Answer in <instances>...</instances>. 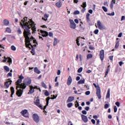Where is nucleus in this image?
<instances>
[{"label": "nucleus", "mask_w": 125, "mask_h": 125, "mask_svg": "<svg viewBox=\"0 0 125 125\" xmlns=\"http://www.w3.org/2000/svg\"><path fill=\"white\" fill-rule=\"evenodd\" d=\"M20 25L22 29H24L23 36L28 42L31 41V28L33 32H36V26H35V22L32 20L28 19L27 17H25L21 20L20 22Z\"/></svg>", "instance_id": "1"}, {"label": "nucleus", "mask_w": 125, "mask_h": 125, "mask_svg": "<svg viewBox=\"0 0 125 125\" xmlns=\"http://www.w3.org/2000/svg\"><path fill=\"white\" fill-rule=\"evenodd\" d=\"M22 83V80H21V79H19L18 80V81L16 82V89H17V92H16V94L17 95V96H18L19 97H21V96H22V94H23V89H18V88H21V83Z\"/></svg>", "instance_id": "2"}, {"label": "nucleus", "mask_w": 125, "mask_h": 125, "mask_svg": "<svg viewBox=\"0 0 125 125\" xmlns=\"http://www.w3.org/2000/svg\"><path fill=\"white\" fill-rule=\"evenodd\" d=\"M32 83V80L30 78L27 77L23 80V83L21 84V89H25L28 85H30Z\"/></svg>", "instance_id": "3"}, {"label": "nucleus", "mask_w": 125, "mask_h": 125, "mask_svg": "<svg viewBox=\"0 0 125 125\" xmlns=\"http://www.w3.org/2000/svg\"><path fill=\"white\" fill-rule=\"evenodd\" d=\"M93 85L97 88V92L96 95L98 97V99H101V89H100V87L97 85H96L95 83H93Z\"/></svg>", "instance_id": "4"}, {"label": "nucleus", "mask_w": 125, "mask_h": 125, "mask_svg": "<svg viewBox=\"0 0 125 125\" xmlns=\"http://www.w3.org/2000/svg\"><path fill=\"white\" fill-rule=\"evenodd\" d=\"M97 28H98L100 30H105L106 28L103 24H102V22L100 21H98L97 22Z\"/></svg>", "instance_id": "5"}, {"label": "nucleus", "mask_w": 125, "mask_h": 125, "mask_svg": "<svg viewBox=\"0 0 125 125\" xmlns=\"http://www.w3.org/2000/svg\"><path fill=\"white\" fill-rule=\"evenodd\" d=\"M21 114L23 117H24V118H28L29 117V112H28V110L27 109L22 110L21 112Z\"/></svg>", "instance_id": "6"}, {"label": "nucleus", "mask_w": 125, "mask_h": 125, "mask_svg": "<svg viewBox=\"0 0 125 125\" xmlns=\"http://www.w3.org/2000/svg\"><path fill=\"white\" fill-rule=\"evenodd\" d=\"M33 118L35 123H38L40 122V117H39L37 114H34L33 115Z\"/></svg>", "instance_id": "7"}, {"label": "nucleus", "mask_w": 125, "mask_h": 125, "mask_svg": "<svg viewBox=\"0 0 125 125\" xmlns=\"http://www.w3.org/2000/svg\"><path fill=\"white\" fill-rule=\"evenodd\" d=\"M100 58L102 61L104 60V50H101L100 52Z\"/></svg>", "instance_id": "8"}, {"label": "nucleus", "mask_w": 125, "mask_h": 125, "mask_svg": "<svg viewBox=\"0 0 125 125\" xmlns=\"http://www.w3.org/2000/svg\"><path fill=\"white\" fill-rule=\"evenodd\" d=\"M3 62H8L9 64H12V60L10 58H6L5 57H4Z\"/></svg>", "instance_id": "9"}, {"label": "nucleus", "mask_w": 125, "mask_h": 125, "mask_svg": "<svg viewBox=\"0 0 125 125\" xmlns=\"http://www.w3.org/2000/svg\"><path fill=\"white\" fill-rule=\"evenodd\" d=\"M82 119L84 123H87L88 120L87 119V117L86 116L82 114L81 115Z\"/></svg>", "instance_id": "10"}, {"label": "nucleus", "mask_w": 125, "mask_h": 125, "mask_svg": "<svg viewBox=\"0 0 125 125\" xmlns=\"http://www.w3.org/2000/svg\"><path fill=\"white\" fill-rule=\"evenodd\" d=\"M11 83H12V81L10 79H8L7 82L5 83V85L7 88L9 87V84H11Z\"/></svg>", "instance_id": "11"}, {"label": "nucleus", "mask_w": 125, "mask_h": 125, "mask_svg": "<svg viewBox=\"0 0 125 125\" xmlns=\"http://www.w3.org/2000/svg\"><path fill=\"white\" fill-rule=\"evenodd\" d=\"M72 82H73V79H72V77L71 76H69L67 79V85H71V83H72Z\"/></svg>", "instance_id": "12"}, {"label": "nucleus", "mask_w": 125, "mask_h": 125, "mask_svg": "<svg viewBox=\"0 0 125 125\" xmlns=\"http://www.w3.org/2000/svg\"><path fill=\"white\" fill-rule=\"evenodd\" d=\"M41 33L42 37H47L48 36V33L45 31L41 30Z\"/></svg>", "instance_id": "13"}, {"label": "nucleus", "mask_w": 125, "mask_h": 125, "mask_svg": "<svg viewBox=\"0 0 125 125\" xmlns=\"http://www.w3.org/2000/svg\"><path fill=\"white\" fill-rule=\"evenodd\" d=\"M29 87L30 88V90H29V92H28V94H32L34 93L35 92V89H34V86L32 85H30Z\"/></svg>", "instance_id": "14"}, {"label": "nucleus", "mask_w": 125, "mask_h": 125, "mask_svg": "<svg viewBox=\"0 0 125 125\" xmlns=\"http://www.w3.org/2000/svg\"><path fill=\"white\" fill-rule=\"evenodd\" d=\"M75 100V97H69L67 100L66 101L67 103H70V102H72V101H74Z\"/></svg>", "instance_id": "15"}, {"label": "nucleus", "mask_w": 125, "mask_h": 125, "mask_svg": "<svg viewBox=\"0 0 125 125\" xmlns=\"http://www.w3.org/2000/svg\"><path fill=\"white\" fill-rule=\"evenodd\" d=\"M3 24L4 26H8L9 25V21L5 19L3 21Z\"/></svg>", "instance_id": "16"}, {"label": "nucleus", "mask_w": 125, "mask_h": 125, "mask_svg": "<svg viewBox=\"0 0 125 125\" xmlns=\"http://www.w3.org/2000/svg\"><path fill=\"white\" fill-rule=\"evenodd\" d=\"M89 16H90V14L88 13H87L86 15V19L88 23H89V22H90V19H89Z\"/></svg>", "instance_id": "17"}, {"label": "nucleus", "mask_w": 125, "mask_h": 125, "mask_svg": "<svg viewBox=\"0 0 125 125\" xmlns=\"http://www.w3.org/2000/svg\"><path fill=\"white\" fill-rule=\"evenodd\" d=\"M34 72L38 74H40L41 73V71L37 67L34 68Z\"/></svg>", "instance_id": "18"}, {"label": "nucleus", "mask_w": 125, "mask_h": 125, "mask_svg": "<svg viewBox=\"0 0 125 125\" xmlns=\"http://www.w3.org/2000/svg\"><path fill=\"white\" fill-rule=\"evenodd\" d=\"M56 6H57V7H59V8H60V7L62 6V3L61 2V1H59L58 2L56 3Z\"/></svg>", "instance_id": "19"}, {"label": "nucleus", "mask_w": 125, "mask_h": 125, "mask_svg": "<svg viewBox=\"0 0 125 125\" xmlns=\"http://www.w3.org/2000/svg\"><path fill=\"white\" fill-rule=\"evenodd\" d=\"M35 104L37 105L38 107H39V108H40L42 110L43 109V107L42 106V105L40 103H36Z\"/></svg>", "instance_id": "20"}, {"label": "nucleus", "mask_w": 125, "mask_h": 125, "mask_svg": "<svg viewBox=\"0 0 125 125\" xmlns=\"http://www.w3.org/2000/svg\"><path fill=\"white\" fill-rule=\"evenodd\" d=\"M58 42H59L58 39H57V38H54V46H55Z\"/></svg>", "instance_id": "21"}, {"label": "nucleus", "mask_w": 125, "mask_h": 125, "mask_svg": "<svg viewBox=\"0 0 125 125\" xmlns=\"http://www.w3.org/2000/svg\"><path fill=\"white\" fill-rule=\"evenodd\" d=\"M84 82H85V80L84 79H81L78 82V84H82L83 83H84Z\"/></svg>", "instance_id": "22"}, {"label": "nucleus", "mask_w": 125, "mask_h": 125, "mask_svg": "<svg viewBox=\"0 0 125 125\" xmlns=\"http://www.w3.org/2000/svg\"><path fill=\"white\" fill-rule=\"evenodd\" d=\"M17 32L18 33V35H21V34H22V30L20 27L18 28Z\"/></svg>", "instance_id": "23"}, {"label": "nucleus", "mask_w": 125, "mask_h": 125, "mask_svg": "<svg viewBox=\"0 0 125 125\" xmlns=\"http://www.w3.org/2000/svg\"><path fill=\"white\" fill-rule=\"evenodd\" d=\"M11 97H12V96L13 94H14L15 90H14V87H11Z\"/></svg>", "instance_id": "24"}, {"label": "nucleus", "mask_w": 125, "mask_h": 125, "mask_svg": "<svg viewBox=\"0 0 125 125\" xmlns=\"http://www.w3.org/2000/svg\"><path fill=\"white\" fill-rule=\"evenodd\" d=\"M47 18H48V16L47 14H45L44 15V17L42 18V20H44V21H46L47 20Z\"/></svg>", "instance_id": "25"}, {"label": "nucleus", "mask_w": 125, "mask_h": 125, "mask_svg": "<svg viewBox=\"0 0 125 125\" xmlns=\"http://www.w3.org/2000/svg\"><path fill=\"white\" fill-rule=\"evenodd\" d=\"M77 25L76 23L71 24L70 25V28L71 29H75Z\"/></svg>", "instance_id": "26"}, {"label": "nucleus", "mask_w": 125, "mask_h": 125, "mask_svg": "<svg viewBox=\"0 0 125 125\" xmlns=\"http://www.w3.org/2000/svg\"><path fill=\"white\" fill-rule=\"evenodd\" d=\"M4 70L6 71V72H9L10 69H9V67L7 66H4Z\"/></svg>", "instance_id": "27"}, {"label": "nucleus", "mask_w": 125, "mask_h": 125, "mask_svg": "<svg viewBox=\"0 0 125 125\" xmlns=\"http://www.w3.org/2000/svg\"><path fill=\"white\" fill-rule=\"evenodd\" d=\"M110 65H109L106 69V71L105 72V76H107L108 75V73H109V71H110Z\"/></svg>", "instance_id": "28"}, {"label": "nucleus", "mask_w": 125, "mask_h": 125, "mask_svg": "<svg viewBox=\"0 0 125 125\" xmlns=\"http://www.w3.org/2000/svg\"><path fill=\"white\" fill-rule=\"evenodd\" d=\"M5 32H6L7 33H9V34H10V33H11V29H10V28H9V27H7V28H6Z\"/></svg>", "instance_id": "29"}, {"label": "nucleus", "mask_w": 125, "mask_h": 125, "mask_svg": "<svg viewBox=\"0 0 125 125\" xmlns=\"http://www.w3.org/2000/svg\"><path fill=\"white\" fill-rule=\"evenodd\" d=\"M81 7H83V8H85L86 7V2H83V4L81 5Z\"/></svg>", "instance_id": "30"}, {"label": "nucleus", "mask_w": 125, "mask_h": 125, "mask_svg": "<svg viewBox=\"0 0 125 125\" xmlns=\"http://www.w3.org/2000/svg\"><path fill=\"white\" fill-rule=\"evenodd\" d=\"M106 98H110V89H108L107 91Z\"/></svg>", "instance_id": "31"}, {"label": "nucleus", "mask_w": 125, "mask_h": 125, "mask_svg": "<svg viewBox=\"0 0 125 125\" xmlns=\"http://www.w3.org/2000/svg\"><path fill=\"white\" fill-rule=\"evenodd\" d=\"M41 84L42 87H44L45 89L47 88V87L46 86V84H45V83H44V82L41 83Z\"/></svg>", "instance_id": "32"}, {"label": "nucleus", "mask_w": 125, "mask_h": 125, "mask_svg": "<svg viewBox=\"0 0 125 125\" xmlns=\"http://www.w3.org/2000/svg\"><path fill=\"white\" fill-rule=\"evenodd\" d=\"M76 42H77V45H78V46H80V37L77 38V39L76 40Z\"/></svg>", "instance_id": "33"}, {"label": "nucleus", "mask_w": 125, "mask_h": 125, "mask_svg": "<svg viewBox=\"0 0 125 125\" xmlns=\"http://www.w3.org/2000/svg\"><path fill=\"white\" fill-rule=\"evenodd\" d=\"M11 49L13 50V51H15V50H16V47L14 45H12L11 46Z\"/></svg>", "instance_id": "34"}, {"label": "nucleus", "mask_w": 125, "mask_h": 125, "mask_svg": "<svg viewBox=\"0 0 125 125\" xmlns=\"http://www.w3.org/2000/svg\"><path fill=\"white\" fill-rule=\"evenodd\" d=\"M119 45H120V42L117 41L115 46V48H118Z\"/></svg>", "instance_id": "35"}, {"label": "nucleus", "mask_w": 125, "mask_h": 125, "mask_svg": "<svg viewBox=\"0 0 125 125\" xmlns=\"http://www.w3.org/2000/svg\"><path fill=\"white\" fill-rule=\"evenodd\" d=\"M90 58H92V55L89 54L87 55V59H90Z\"/></svg>", "instance_id": "36"}, {"label": "nucleus", "mask_w": 125, "mask_h": 125, "mask_svg": "<svg viewBox=\"0 0 125 125\" xmlns=\"http://www.w3.org/2000/svg\"><path fill=\"white\" fill-rule=\"evenodd\" d=\"M102 9H103L104 11V12H107V11H108V9L105 6H103Z\"/></svg>", "instance_id": "37"}, {"label": "nucleus", "mask_w": 125, "mask_h": 125, "mask_svg": "<svg viewBox=\"0 0 125 125\" xmlns=\"http://www.w3.org/2000/svg\"><path fill=\"white\" fill-rule=\"evenodd\" d=\"M73 14L74 15H77L78 14H80V12L78 10L75 11L73 13Z\"/></svg>", "instance_id": "38"}, {"label": "nucleus", "mask_w": 125, "mask_h": 125, "mask_svg": "<svg viewBox=\"0 0 125 125\" xmlns=\"http://www.w3.org/2000/svg\"><path fill=\"white\" fill-rule=\"evenodd\" d=\"M72 106H73V104L72 103H70L67 104V107L68 108H71V107H72Z\"/></svg>", "instance_id": "39"}, {"label": "nucleus", "mask_w": 125, "mask_h": 125, "mask_svg": "<svg viewBox=\"0 0 125 125\" xmlns=\"http://www.w3.org/2000/svg\"><path fill=\"white\" fill-rule=\"evenodd\" d=\"M83 72V67H80L78 70V73H82Z\"/></svg>", "instance_id": "40"}, {"label": "nucleus", "mask_w": 125, "mask_h": 125, "mask_svg": "<svg viewBox=\"0 0 125 125\" xmlns=\"http://www.w3.org/2000/svg\"><path fill=\"white\" fill-rule=\"evenodd\" d=\"M99 32V30L98 29H96L95 30H94V33L95 35H97V34H98V33Z\"/></svg>", "instance_id": "41"}, {"label": "nucleus", "mask_w": 125, "mask_h": 125, "mask_svg": "<svg viewBox=\"0 0 125 125\" xmlns=\"http://www.w3.org/2000/svg\"><path fill=\"white\" fill-rule=\"evenodd\" d=\"M109 108V104H104V109H108Z\"/></svg>", "instance_id": "42"}, {"label": "nucleus", "mask_w": 125, "mask_h": 125, "mask_svg": "<svg viewBox=\"0 0 125 125\" xmlns=\"http://www.w3.org/2000/svg\"><path fill=\"white\" fill-rule=\"evenodd\" d=\"M76 102L77 103V104H75V107H76V108H78V107H79V106H80V104L78 102V101H76Z\"/></svg>", "instance_id": "43"}, {"label": "nucleus", "mask_w": 125, "mask_h": 125, "mask_svg": "<svg viewBox=\"0 0 125 125\" xmlns=\"http://www.w3.org/2000/svg\"><path fill=\"white\" fill-rule=\"evenodd\" d=\"M44 94H45V96H49V93L48 92H47V90H46V92H45Z\"/></svg>", "instance_id": "44"}, {"label": "nucleus", "mask_w": 125, "mask_h": 125, "mask_svg": "<svg viewBox=\"0 0 125 125\" xmlns=\"http://www.w3.org/2000/svg\"><path fill=\"white\" fill-rule=\"evenodd\" d=\"M19 79L20 80H21L22 81V80H24V77L23 76H22V74H21L20 75V76L19 77Z\"/></svg>", "instance_id": "45"}, {"label": "nucleus", "mask_w": 125, "mask_h": 125, "mask_svg": "<svg viewBox=\"0 0 125 125\" xmlns=\"http://www.w3.org/2000/svg\"><path fill=\"white\" fill-rule=\"evenodd\" d=\"M85 94L86 95H89L90 94V91H87L85 92Z\"/></svg>", "instance_id": "46"}, {"label": "nucleus", "mask_w": 125, "mask_h": 125, "mask_svg": "<svg viewBox=\"0 0 125 125\" xmlns=\"http://www.w3.org/2000/svg\"><path fill=\"white\" fill-rule=\"evenodd\" d=\"M69 22L70 23V24H75V22H74V21L73 20H69Z\"/></svg>", "instance_id": "47"}, {"label": "nucleus", "mask_w": 125, "mask_h": 125, "mask_svg": "<svg viewBox=\"0 0 125 125\" xmlns=\"http://www.w3.org/2000/svg\"><path fill=\"white\" fill-rule=\"evenodd\" d=\"M107 15H109V16H114L115 15V13H109L107 14Z\"/></svg>", "instance_id": "48"}, {"label": "nucleus", "mask_w": 125, "mask_h": 125, "mask_svg": "<svg viewBox=\"0 0 125 125\" xmlns=\"http://www.w3.org/2000/svg\"><path fill=\"white\" fill-rule=\"evenodd\" d=\"M115 104L116 105V106H117V107H120V102H117L115 103Z\"/></svg>", "instance_id": "49"}, {"label": "nucleus", "mask_w": 125, "mask_h": 125, "mask_svg": "<svg viewBox=\"0 0 125 125\" xmlns=\"http://www.w3.org/2000/svg\"><path fill=\"white\" fill-rule=\"evenodd\" d=\"M82 113L83 114V115H86L87 112L85 110H83Z\"/></svg>", "instance_id": "50"}, {"label": "nucleus", "mask_w": 125, "mask_h": 125, "mask_svg": "<svg viewBox=\"0 0 125 125\" xmlns=\"http://www.w3.org/2000/svg\"><path fill=\"white\" fill-rule=\"evenodd\" d=\"M114 111L115 112V113H116L117 111H118V108H117V107L115 106L114 107Z\"/></svg>", "instance_id": "51"}, {"label": "nucleus", "mask_w": 125, "mask_h": 125, "mask_svg": "<svg viewBox=\"0 0 125 125\" xmlns=\"http://www.w3.org/2000/svg\"><path fill=\"white\" fill-rule=\"evenodd\" d=\"M7 77H12V73L11 72H9L7 74Z\"/></svg>", "instance_id": "52"}, {"label": "nucleus", "mask_w": 125, "mask_h": 125, "mask_svg": "<svg viewBox=\"0 0 125 125\" xmlns=\"http://www.w3.org/2000/svg\"><path fill=\"white\" fill-rule=\"evenodd\" d=\"M110 6L111 8H113L114 7V4H113V2H111Z\"/></svg>", "instance_id": "53"}, {"label": "nucleus", "mask_w": 125, "mask_h": 125, "mask_svg": "<svg viewBox=\"0 0 125 125\" xmlns=\"http://www.w3.org/2000/svg\"><path fill=\"white\" fill-rule=\"evenodd\" d=\"M122 36H123V33L121 32L119 34L118 37V38H122Z\"/></svg>", "instance_id": "54"}, {"label": "nucleus", "mask_w": 125, "mask_h": 125, "mask_svg": "<svg viewBox=\"0 0 125 125\" xmlns=\"http://www.w3.org/2000/svg\"><path fill=\"white\" fill-rule=\"evenodd\" d=\"M35 104H36V103H40V99H37L36 102H34Z\"/></svg>", "instance_id": "55"}, {"label": "nucleus", "mask_w": 125, "mask_h": 125, "mask_svg": "<svg viewBox=\"0 0 125 125\" xmlns=\"http://www.w3.org/2000/svg\"><path fill=\"white\" fill-rule=\"evenodd\" d=\"M57 74L58 76H59V75H60V74H61V71H60V70H58L57 72Z\"/></svg>", "instance_id": "56"}, {"label": "nucleus", "mask_w": 125, "mask_h": 125, "mask_svg": "<svg viewBox=\"0 0 125 125\" xmlns=\"http://www.w3.org/2000/svg\"><path fill=\"white\" fill-rule=\"evenodd\" d=\"M49 36L50 37H53V33L52 32H49Z\"/></svg>", "instance_id": "57"}, {"label": "nucleus", "mask_w": 125, "mask_h": 125, "mask_svg": "<svg viewBox=\"0 0 125 125\" xmlns=\"http://www.w3.org/2000/svg\"><path fill=\"white\" fill-rule=\"evenodd\" d=\"M124 20H125V16H123L121 18V21H124Z\"/></svg>", "instance_id": "58"}, {"label": "nucleus", "mask_w": 125, "mask_h": 125, "mask_svg": "<svg viewBox=\"0 0 125 125\" xmlns=\"http://www.w3.org/2000/svg\"><path fill=\"white\" fill-rule=\"evenodd\" d=\"M74 22H75L76 24H79V20L78 19L74 20Z\"/></svg>", "instance_id": "59"}, {"label": "nucleus", "mask_w": 125, "mask_h": 125, "mask_svg": "<svg viewBox=\"0 0 125 125\" xmlns=\"http://www.w3.org/2000/svg\"><path fill=\"white\" fill-rule=\"evenodd\" d=\"M85 110H86V111H89V106H86L85 107Z\"/></svg>", "instance_id": "60"}, {"label": "nucleus", "mask_w": 125, "mask_h": 125, "mask_svg": "<svg viewBox=\"0 0 125 125\" xmlns=\"http://www.w3.org/2000/svg\"><path fill=\"white\" fill-rule=\"evenodd\" d=\"M89 13H90V14H92V12H93V11L91 9H90L88 10Z\"/></svg>", "instance_id": "61"}, {"label": "nucleus", "mask_w": 125, "mask_h": 125, "mask_svg": "<svg viewBox=\"0 0 125 125\" xmlns=\"http://www.w3.org/2000/svg\"><path fill=\"white\" fill-rule=\"evenodd\" d=\"M113 56H110L109 57V60H110V61H113Z\"/></svg>", "instance_id": "62"}, {"label": "nucleus", "mask_w": 125, "mask_h": 125, "mask_svg": "<svg viewBox=\"0 0 125 125\" xmlns=\"http://www.w3.org/2000/svg\"><path fill=\"white\" fill-rule=\"evenodd\" d=\"M91 122L93 125H95V120L94 119H92Z\"/></svg>", "instance_id": "63"}, {"label": "nucleus", "mask_w": 125, "mask_h": 125, "mask_svg": "<svg viewBox=\"0 0 125 125\" xmlns=\"http://www.w3.org/2000/svg\"><path fill=\"white\" fill-rule=\"evenodd\" d=\"M80 80H81V77H80L79 76H77L76 77V81H80Z\"/></svg>", "instance_id": "64"}]
</instances>
